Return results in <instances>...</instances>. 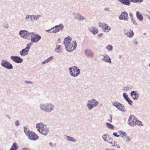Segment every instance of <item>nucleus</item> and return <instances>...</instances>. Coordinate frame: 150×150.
<instances>
[{
	"mask_svg": "<svg viewBox=\"0 0 150 150\" xmlns=\"http://www.w3.org/2000/svg\"><path fill=\"white\" fill-rule=\"evenodd\" d=\"M18 149V146L16 143H14L9 150H17Z\"/></svg>",
	"mask_w": 150,
	"mask_h": 150,
	"instance_id": "27",
	"label": "nucleus"
},
{
	"mask_svg": "<svg viewBox=\"0 0 150 150\" xmlns=\"http://www.w3.org/2000/svg\"><path fill=\"white\" fill-rule=\"evenodd\" d=\"M53 28L56 33H57L60 31L58 28H57L56 26H55L54 27H53Z\"/></svg>",
	"mask_w": 150,
	"mask_h": 150,
	"instance_id": "42",
	"label": "nucleus"
},
{
	"mask_svg": "<svg viewBox=\"0 0 150 150\" xmlns=\"http://www.w3.org/2000/svg\"><path fill=\"white\" fill-rule=\"evenodd\" d=\"M131 89V87L129 86H126L123 88V91L125 92H127Z\"/></svg>",
	"mask_w": 150,
	"mask_h": 150,
	"instance_id": "38",
	"label": "nucleus"
},
{
	"mask_svg": "<svg viewBox=\"0 0 150 150\" xmlns=\"http://www.w3.org/2000/svg\"><path fill=\"white\" fill-rule=\"evenodd\" d=\"M1 66L8 70L12 69L13 66L9 62L6 60H2L1 63Z\"/></svg>",
	"mask_w": 150,
	"mask_h": 150,
	"instance_id": "8",
	"label": "nucleus"
},
{
	"mask_svg": "<svg viewBox=\"0 0 150 150\" xmlns=\"http://www.w3.org/2000/svg\"><path fill=\"white\" fill-rule=\"evenodd\" d=\"M50 33H56L53 27L51 28L50 29Z\"/></svg>",
	"mask_w": 150,
	"mask_h": 150,
	"instance_id": "46",
	"label": "nucleus"
},
{
	"mask_svg": "<svg viewBox=\"0 0 150 150\" xmlns=\"http://www.w3.org/2000/svg\"><path fill=\"white\" fill-rule=\"evenodd\" d=\"M101 60L104 62L110 64L112 63L111 59L108 55L106 54H103L101 55Z\"/></svg>",
	"mask_w": 150,
	"mask_h": 150,
	"instance_id": "15",
	"label": "nucleus"
},
{
	"mask_svg": "<svg viewBox=\"0 0 150 150\" xmlns=\"http://www.w3.org/2000/svg\"><path fill=\"white\" fill-rule=\"evenodd\" d=\"M123 96L124 98L126 100L127 98H128V95L125 93H123Z\"/></svg>",
	"mask_w": 150,
	"mask_h": 150,
	"instance_id": "45",
	"label": "nucleus"
},
{
	"mask_svg": "<svg viewBox=\"0 0 150 150\" xmlns=\"http://www.w3.org/2000/svg\"><path fill=\"white\" fill-rule=\"evenodd\" d=\"M106 127L108 129L112 130L114 128V126L111 124L107 122L106 123Z\"/></svg>",
	"mask_w": 150,
	"mask_h": 150,
	"instance_id": "32",
	"label": "nucleus"
},
{
	"mask_svg": "<svg viewBox=\"0 0 150 150\" xmlns=\"http://www.w3.org/2000/svg\"><path fill=\"white\" fill-rule=\"evenodd\" d=\"M132 43L136 45H137L138 43V41L136 39L133 40L132 41Z\"/></svg>",
	"mask_w": 150,
	"mask_h": 150,
	"instance_id": "47",
	"label": "nucleus"
},
{
	"mask_svg": "<svg viewBox=\"0 0 150 150\" xmlns=\"http://www.w3.org/2000/svg\"><path fill=\"white\" fill-rule=\"evenodd\" d=\"M49 145L50 146H51L52 147H53V144L52 142H50L49 143Z\"/></svg>",
	"mask_w": 150,
	"mask_h": 150,
	"instance_id": "59",
	"label": "nucleus"
},
{
	"mask_svg": "<svg viewBox=\"0 0 150 150\" xmlns=\"http://www.w3.org/2000/svg\"><path fill=\"white\" fill-rule=\"evenodd\" d=\"M3 27L6 29H8L9 28V26L8 23H6L4 24Z\"/></svg>",
	"mask_w": 150,
	"mask_h": 150,
	"instance_id": "41",
	"label": "nucleus"
},
{
	"mask_svg": "<svg viewBox=\"0 0 150 150\" xmlns=\"http://www.w3.org/2000/svg\"><path fill=\"white\" fill-rule=\"evenodd\" d=\"M89 30L90 32L94 35L97 34L98 32V29L95 27H92L89 28Z\"/></svg>",
	"mask_w": 150,
	"mask_h": 150,
	"instance_id": "20",
	"label": "nucleus"
},
{
	"mask_svg": "<svg viewBox=\"0 0 150 150\" xmlns=\"http://www.w3.org/2000/svg\"><path fill=\"white\" fill-rule=\"evenodd\" d=\"M108 121L110 123H111L112 122V117L111 116L108 119Z\"/></svg>",
	"mask_w": 150,
	"mask_h": 150,
	"instance_id": "52",
	"label": "nucleus"
},
{
	"mask_svg": "<svg viewBox=\"0 0 150 150\" xmlns=\"http://www.w3.org/2000/svg\"><path fill=\"white\" fill-rule=\"evenodd\" d=\"M36 127L39 132L44 136H46L49 132V129L47 126L42 122L37 123Z\"/></svg>",
	"mask_w": 150,
	"mask_h": 150,
	"instance_id": "3",
	"label": "nucleus"
},
{
	"mask_svg": "<svg viewBox=\"0 0 150 150\" xmlns=\"http://www.w3.org/2000/svg\"><path fill=\"white\" fill-rule=\"evenodd\" d=\"M39 108L41 111L43 112H50L55 110V107L52 103H43L40 104Z\"/></svg>",
	"mask_w": 150,
	"mask_h": 150,
	"instance_id": "2",
	"label": "nucleus"
},
{
	"mask_svg": "<svg viewBox=\"0 0 150 150\" xmlns=\"http://www.w3.org/2000/svg\"><path fill=\"white\" fill-rule=\"evenodd\" d=\"M130 94L131 96L135 100H137L138 99L139 95L138 92L134 91H132Z\"/></svg>",
	"mask_w": 150,
	"mask_h": 150,
	"instance_id": "19",
	"label": "nucleus"
},
{
	"mask_svg": "<svg viewBox=\"0 0 150 150\" xmlns=\"http://www.w3.org/2000/svg\"><path fill=\"white\" fill-rule=\"evenodd\" d=\"M144 35H146V33H144Z\"/></svg>",
	"mask_w": 150,
	"mask_h": 150,
	"instance_id": "64",
	"label": "nucleus"
},
{
	"mask_svg": "<svg viewBox=\"0 0 150 150\" xmlns=\"http://www.w3.org/2000/svg\"><path fill=\"white\" fill-rule=\"evenodd\" d=\"M53 57L52 56H51L50 57L47 58L44 61L42 62V64H43L47 63L50 61H51V60H52L53 59Z\"/></svg>",
	"mask_w": 150,
	"mask_h": 150,
	"instance_id": "29",
	"label": "nucleus"
},
{
	"mask_svg": "<svg viewBox=\"0 0 150 150\" xmlns=\"http://www.w3.org/2000/svg\"><path fill=\"white\" fill-rule=\"evenodd\" d=\"M66 137L67 140L68 141L74 142H76V139L72 137L67 136H66Z\"/></svg>",
	"mask_w": 150,
	"mask_h": 150,
	"instance_id": "28",
	"label": "nucleus"
},
{
	"mask_svg": "<svg viewBox=\"0 0 150 150\" xmlns=\"http://www.w3.org/2000/svg\"><path fill=\"white\" fill-rule=\"evenodd\" d=\"M62 47L60 45H57L55 49V51L59 54H62L63 52Z\"/></svg>",
	"mask_w": 150,
	"mask_h": 150,
	"instance_id": "22",
	"label": "nucleus"
},
{
	"mask_svg": "<svg viewBox=\"0 0 150 150\" xmlns=\"http://www.w3.org/2000/svg\"><path fill=\"white\" fill-rule=\"evenodd\" d=\"M98 104V101L95 98H92L88 101L86 105L88 110H91L93 108L97 106Z\"/></svg>",
	"mask_w": 150,
	"mask_h": 150,
	"instance_id": "5",
	"label": "nucleus"
},
{
	"mask_svg": "<svg viewBox=\"0 0 150 150\" xmlns=\"http://www.w3.org/2000/svg\"><path fill=\"white\" fill-rule=\"evenodd\" d=\"M106 49L108 51H111L113 50V47L110 45H108L105 47Z\"/></svg>",
	"mask_w": 150,
	"mask_h": 150,
	"instance_id": "34",
	"label": "nucleus"
},
{
	"mask_svg": "<svg viewBox=\"0 0 150 150\" xmlns=\"http://www.w3.org/2000/svg\"><path fill=\"white\" fill-rule=\"evenodd\" d=\"M121 137L127 142H129L131 140V138L127 135V133L125 135H121Z\"/></svg>",
	"mask_w": 150,
	"mask_h": 150,
	"instance_id": "23",
	"label": "nucleus"
},
{
	"mask_svg": "<svg viewBox=\"0 0 150 150\" xmlns=\"http://www.w3.org/2000/svg\"><path fill=\"white\" fill-rule=\"evenodd\" d=\"M126 100L127 101L129 105H132V101L129 98H127V99Z\"/></svg>",
	"mask_w": 150,
	"mask_h": 150,
	"instance_id": "40",
	"label": "nucleus"
},
{
	"mask_svg": "<svg viewBox=\"0 0 150 150\" xmlns=\"http://www.w3.org/2000/svg\"><path fill=\"white\" fill-rule=\"evenodd\" d=\"M24 131L25 134L26 135H28V134L31 132V131H30L29 129L28 128V127L27 126L24 127Z\"/></svg>",
	"mask_w": 150,
	"mask_h": 150,
	"instance_id": "31",
	"label": "nucleus"
},
{
	"mask_svg": "<svg viewBox=\"0 0 150 150\" xmlns=\"http://www.w3.org/2000/svg\"><path fill=\"white\" fill-rule=\"evenodd\" d=\"M112 146L118 148H120V146L119 145L117 144V142L114 141L113 142V143L112 145Z\"/></svg>",
	"mask_w": 150,
	"mask_h": 150,
	"instance_id": "37",
	"label": "nucleus"
},
{
	"mask_svg": "<svg viewBox=\"0 0 150 150\" xmlns=\"http://www.w3.org/2000/svg\"><path fill=\"white\" fill-rule=\"evenodd\" d=\"M113 135L115 137H120V135H118L117 134V132H114L113 133Z\"/></svg>",
	"mask_w": 150,
	"mask_h": 150,
	"instance_id": "51",
	"label": "nucleus"
},
{
	"mask_svg": "<svg viewBox=\"0 0 150 150\" xmlns=\"http://www.w3.org/2000/svg\"><path fill=\"white\" fill-rule=\"evenodd\" d=\"M41 38V37L39 34L34 32H31L30 39L32 42L38 43Z\"/></svg>",
	"mask_w": 150,
	"mask_h": 150,
	"instance_id": "6",
	"label": "nucleus"
},
{
	"mask_svg": "<svg viewBox=\"0 0 150 150\" xmlns=\"http://www.w3.org/2000/svg\"><path fill=\"white\" fill-rule=\"evenodd\" d=\"M118 133L120 135H125L126 133L125 132L121 131H119Z\"/></svg>",
	"mask_w": 150,
	"mask_h": 150,
	"instance_id": "44",
	"label": "nucleus"
},
{
	"mask_svg": "<svg viewBox=\"0 0 150 150\" xmlns=\"http://www.w3.org/2000/svg\"><path fill=\"white\" fill-rule=\"evenodd\" d=\"M31 16L32 15H27L26 16L25 18V21H31L32 18Z\"/></svg>",
	"mask_w": 150,
	"mask_h": 150,
	"instance_id": "33",
	"label": "nucleus"
},
{
	"mask_svg": "<svg viewBox=\"0 0 150 150\" xmlns=\"http://www.w3.org/2000/svg\"><path fill=\"white\" fill-rule=\"evenodd\" d=\"M71 38L68 36L64 39V41L65 49L67 51L69 52L74 50L77 47L76 42L74 40L71 43Z\"/></svg>",
	"mask_w": 150,
	"mask_h": 150,
	"instance_id": "1",
	"label": "nucleus"
},
{
	"mask_svg": "<svg viewBox=\"0 0 150 150\" xmlns=\"http://www.w3.org/2000/svg\"><path fill=\"white\" fill-rule=\"evenodd\" d=\"M27 136L29 139L33 141H36L38 139V137L37 134L32 131L30 132L28 134Z\"/></svg>",
	"mask_w": 150,
	"mask_h": 150,
	"instance_id": "12",
	"label": "nucleus"
},
{
	"mask_svg": "<svg viewBox=\"0 0 150 150\" xmlns=\"http://www.w3.org/2000/svg\"><path fill=\"white\" fill-rule=\"evenodd\" d=\"M73 16L74 19L82 21L85 20L86 19L85 17L79 13H74L73 14Z\"/></svg>",
	"mask_w": 150,
	"mask_h": 150,
	"instance_id": "14",
	"label": "nucleus"
},
{
	"mask_svg": "<svg viewBox=\"0 0 150 150\" xmlns=\"http://www.w3.org/2000/svg\"><path fill=\"white\" fill-rule=\"evenodd\" d=\"M119 18L121 20L128 21L129 20V17L126 11L122 12L119 16Z\"/></svg>",
	"mask_w": 150,
	"mask_h": 150,
	"instance_id": "16",
	"label": "nucleus"
},
{
	"mask_svg": "<svg viewBox=\"0 0 150 150\" xmlns=\"http://www.w3.org/2000/svg\"><path fill=\"white\" fill-rule=\"evenodd\" d=\"M69 70L71 76L75 77L78 76L80 74V70L79 69L77 66H74L69 68Z\"/></svg>",
	"mask_w": 150,
	"mask_h": 150,
	"instance_id": "4",
	"label": "nucleus"
},
{
	"mask_svg": "<svg viewBox=\"0 0 150 150\" xmlns=\"http://www.w3.org/2000/svg\"><path fill=\"white\" fill-rule=\"evenodd\" d=\"M21 150H30V149L28 148L25 147L23 148Z\"/></svg>",
	"mask_w": 150,
	"mask_h": 150,
	"instance_id": "53",
	"label": "nucleus"
},
{
	"mask_svg": "<svg viewBox=\"0 0 150 150\" xmlns=\"http://www.w3.org/2000/svg\"><path fill=\"white\" fill-rule=\"evenodd\" d=\"M6 117L9 119H11L10 117L8 115H6Z\"/></svg>",
	"mask_w": 150,
	"mask_h": 150,
	"instance_id": "60",
	"label": "nucleus"
},
{
	"mask_svg": "<svg viewBox=\"0 0 150 150\" xmlns=\"http://www.w3.org/2000/svg\"><path fill=\"white\" fill-rule=\"evenodd\" d=\"M136 125L139 126H143V125L142 122L140 121L137 118H136V120L135 122V126Z\"/></svg>",
	"mask_w": 150,
	"mask_h": 150,
	"instance_id": "30",
	"label": "nucleus"
},
{
	"mask_svg": "<svg viewBox=\"0 0 150 150\" xmlns=\"http://www.w3.org/2000/svg\"><path fill=\"white\" fill-rule=\"evenodd\" d=\"M136 118L134 115H131L128 120V124L131 127L135 126V122Z\"/></svg>",
	"mask_w": 150,
	"mask_h": 150,
	"instance_id": "13",
	"label": "nucleus"
},
{
	"mask_svg": "<svg viewBox=\"0 0 150 150\" xmlns=\"http://www.w3.org/2000/svg\"><path fill=\"white\" fill-rule=\"evenodd\" d=\"M60 39H58V41L59 42H60Z\"/></svg>",
	"mask_w": 150,
	"mask_h": 150,
	"instance_id": "63",
	"label": "nucleus"
},
{
	"mask_svg": "<svg viewBox=\"0 0 150 150\" xmlns=\"http://www.w3.org/2000/svg\"><path fill=\"white\" fill-rule=\"evenodd\" d=\"M19 122H20L18 120L16 121L15 122V125L16 126H18V125H20Z\"/></svg>",
	"mask_w": 150,
	"mask_h": 150,
	"instance_id": "48",
	"label": "nucleus"
},
{
	"mask_svg": "<svg viewBox=\"0 0 150 150\" xmlns=\"http://www.w3.org/2000/svg\"><path fill=\"white\" fill-rule=\"evenodd\" d=\"M84 54L87 57L90 58H92L94 56V54L93 52L90 49H86L84 51Z\"/></svg>",
	"mask_w": 150,
	"mask_h": 150,
	"instance_id": "18",
	"label": "nucleus"
},
{
	"mask_svg": "<svg viewBox=\"0 0 150 150\" xmlns=\"http://www.w3.org/2000/svg\"><path fill=\"white\" fill-rule=\"evenodd\" d=\"M109 136L107 134H105L102 136V139L105 141L106 142H108V140L106 139L108 137H109Z\"/></svg>",
	"mask_w": 150,
	"mask_h": 150,
	"instance_id": "36",
	"label": "nucleus"
},
{
	"mask_svg": "<svg viewBox=\"0 0 150 150\" xmlns=\"http://www.w3.org/2000/svg\"><path fill=\"white\" fill-rule=\"evenodd\" d=\"M129 16L130 18V19H133L134 18L133 14L132 13L130 12L129 13Z\"/></svg>",
	"mask_w": 150,
	"mask_h": 150,
	"instance_id": "50",
	"label": "nucleus"
},
{
	"mask_svg": "<svg viewBox=\"0 0 150 150\" xmlns=\"http://www.w3.org/2000/svg\"><path fill=\"white\" fill-rule=\"evenodd\" d=\"M131 20L134 25H138L137 22L134 18L131 19Z\"/></svg>",
	"mask_w": 150,
	"mask_h": 150,
	"instance_id": "39",
	"label": "nucleus"
},
{
	"mask_svg": "<svg viewBox=\"0 0 150 150\" xmlns=\"http://www.w3.org/2000/svg\"><path fill=\"white\" fill-rule=\"evenodd\" d=\"M25 83L28 84H32L33 83V82L31 81H25Z\"/></svg>",
	"mask_w": 150,
	"mask_h": 150,
	"instance_id": "49",
	"label": "nucleus"
},
{
	"mask_svg": "<svg viewBox=\"0 0 150 150\" xmlns=\"http://www.w3.org/2000/svg\"><path fill=\"white\" fill-rule=\"evenodd\" d=\"M56 26H57V28H58L60 31L63 30L64 28V25L62 23H60L59 25H57Z\"/></svg>",
	"mask_w": 150,
	"mask_h": 150,
	"instance_id": "35",
	"label": "nucleus"
},
{
	"mask_svg": "<svg viewBox=\"0 0 150 150\" xmlns=\"http://www.w3.org/2000/svg\"><path fill=\"white\" fill-rule=\"evenodd\" d=\"M106 150H115L114 149H109L108 148H106L105 149Z\"/></svg>",
	"mask_w": 150,
	"mask_h": 150,
	"instance_id": "61",
	"label": "nucleus"
},
{
	"mask_svg": "<svg viewBox=\"0 0 150 150\" xmlns=\"http://www.w3.org/2000/svg\"><path fill=\"white\" fill-rule=\"evenodd\" d=\"M122 4L127 6H129L131 4L130 1L129 0H118Z\"/></svg>",
	"mask_w": 150,
	"mask_h": 150,
	"instance_id": "26",
	"label": "nucleus"
},
{
	"mask_svg": "<svg viewBox=\"0 0 150 150\" xmlns=\"http://www.w3.org/2000/svg\"><path fill=\"white\" fill-rule=\"evenodd\" d=\"M102 35H103V33H100V34H98V36L99 37H101L102 36Z\"/></svg>",
	"mask_w": 150,
	"mask_h": 150,
	"instance_id": "56",
	"label": "nucleus"
},
{
	"mask_svg": "<svg viewBox=\"0 0 150 150\" xmlns=\"http://www.w3.org/2000/svg\"><path fill=\"white\" fill-rule=\"evenodd\" d=\"M31 16V21L33 22L38 21L39 19V18L41 17V16L40 15H34L33 14Z\"/></svg>",
	"mask_w": 150,
	"mask_h": 150,
	"instance_id": "21",
	"label": "nucleus"
},
{
	"mask_svg": "<svg viewBox=\"0 0 150 150\" xmlns=\"http://www.w3.org/2000/svg\"><path fill=\"white\" fill-rule=\"evenodd\" d=\"M114 141H113V139L112 138H109V141H108V142H107L112 145Z\"/></svg>",
	"mask_w": 150,
	"mask_h": 150,
	"instance_id": "43",
	"label": "nucleus"
},
{
	"mask_svg": "<svg viewBox=\"0 0 150 150\" xmlns=\"http://www.w3.org/2000/svg\"><path fill=\"white\" fill-rule=\"evenodd\" d=\"M136 3H141L143 1V0H136Z\"/></svg>",
	"mask_w": 150,
	"mask_h": 150,
	"instance_id": "54",
	"label": "nucleus"
},
{
	"mask_svg": "<svg viewBox=\"0 0 150 150\" xmlns=\"http://www.w3.org/2000/svg\"><path fill=\"white\" fill-rule=\"evenodd\" d=\"M130 1H131V2L136 3V0H130Z\"/></svg>",
	"mask_w": 150,
	"mask_h": 150,
	"instance_id": "57",
	"label": "nucleus"
},
{
	"mask_svg": "<svg viewBox=\"0 0 150 150\" xmlns=\"http://www.w3.org/2000/svg\"><path fill=\"white\" fill-rule=\"evenodd\" d=\"M31 32L29 33L25 30H21L19 31V34L22 38L27 40L30 39Z\"/></svg>",
	"mask_w": 150,
	"mask_h": 150,
	"instance_id": "9",
	"label": "nucleus"
},
{
	"mask_svg": "<svg viewBox=\"0 0 150 150\" xmlns=\"http://www.w3.org/2000/svg\"><path fill=\"white\" fill-rule=\"evenodd\" d=\"M104 10L106 11H110V9L108 7H105L104 8Z\"/></svg>",
	"mask_w": 150,
	"mask_h": 150,
	"instance_id": "55",
	"label": "nucleus"
},
{
	"mask_svg": "<svg viewBox=\"0 0 150 150\" xmlns=\"http://www.w3.org/2000/svg\"><path fill=\"white\" fill-rule=\"evenodd\" d=\"M51 30H50V29H48V30H45V31L47 32H48V33H50V31Z\"/></svg>",
	"mask_w": 150,
	"mask_h": 150,
	"instance_id": "58",
	"label": "nucleus"
},
{
	"mask_svg": "<svg viewBox=\"0 0 150 150\" xmlns=\"http://www.w3.org/2000/svg\"><path fill=\"white\" fill-rule=\"evenodd\" d=\"M31 44V43L28 44L25 48L22 49L20 52L19 53L21 55L25 56L28 54Z\"/></svg>",
	"mask_w": 150,
	"mask_h": 150,
	"instance_id": "10",
	"label": "nucleus"
},
{
	"mask_svg": "<svg viewBox=\"0 0 150 150\" xmlns=\"http://www.w3.org/2000/svg\"><path fill=\"white\" fill-rule=\"evenodd\" d=\"M112 104L115 107L118 109L122 112H125L127 111L125 106L118 101L113 102H112Z\"/></svg>",
	"mask_w": 150,
	"mask_h": 150,
	"instance_id": "7",
	"label": "nucleus"
},
{
	"mask_svg": "<svg viewBox=\"0 0 150 150\" xmlns=\"http://www.w3.org/2000/svg\"><path fill=\"white\" fill-rule=\"evenodd\" d=\"M119 58L120 59L122 57V55H119Z\"/></svg>",
	"mask_w": 150,
	"mask_h": 150,
	"instance_id": "62",
	"label": "nucleus"
},
{
	"mask_svg": "<svg viewBox=\"0 0 150 150\" xmlns=\"http://www.w3.org/2000/svg\"><path fill=\"white\" fill-rule=\"evenodd\" d=\"M136 16L138 20L140 21H142L143 19V18L140 12L137 11L136 13Z\"/></svg>",
	"mask_w": 150,
	"mask_h": 150,
	"instance_id": "25",
	"label": "nucleus"
},
{
	"mask_svg": "<svg viewBox=\"0 0 150 150\" xmlns=\"http://www.w3.org/2000/svg\"><path fill=\"white\" fill-rule=\"evenodd\" d=\"M98 25L105 32H109L111 29V28L105 23L100 22L98 23Z\"/></svg>",
	"mask_w": 150,
	"mask_h": 150,
	"instance_id": "11",
	"label": "nucleus"
},
{
	"mask_svg": "<svg viewBox=\"0 0 150 150\" xmlns=\"http://www.w3.org/2000/svg\"><path fill=\"white\" fill-rule=\"evenodd\" d=\"M10 58L12 61L17 63H21L23 61L22 58L18 56H11Z\"/></svg>",
	"mask_w": 150,
	"mask_h": 150,
	"instance_id": "17",
	"label": "nucleus"
},
{
	"mask_svg": "<svg viewBox=\"0 0 150 150\" xmlns=\"http://www.w3.org/2000/svg\"><path fill=\"white\" fill-rule=\"evenodd\" d=\"M125 35L127 37L129 38H132L134 35L133 31L132 30H129L127 32L125 33Z\"/></svg>",
	"mask_w": 150,
	"mask_h": 150,
	"instance_id": "24",
	"label": "nucleus"
}]
</instances>
